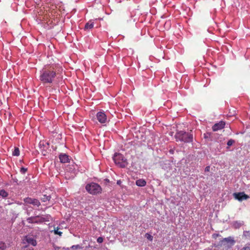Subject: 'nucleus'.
<instances>
[{"mask_svg": "<svg viewBox=\"0 0 250 250\" xmlns=\"http://www.w3.org/2000/svg\"><path fill=\"white\" fill-rule=\"evenodd\" d=\"M27 168L22 167L21 168L20 172L22 174H24L27 171Z\"/></svg>", "mask_w": 250, "mask_h": 250, "instance_id": "393cba45", "label": "nucleus"}, {"mask_svg": "<svg viewBox=\"0 0 250 250\" xmlns=\"http://www.w3.org/2000/svg\"><path fill=\"white\" fill-rule=\"evenodd\" d=\"M240 250H250V244L246 245L245 247L241 249Z\"/></svg>", "mask_w": 250, "mask_h": 250, "instance_id": "b1692460", "label": "nucleus"}, {"mask_svg": "<svg viewBox=\"0 0 250 250\" xmlns=\"http://www.w3.org/2000/svg\"><path fill=\"white\" fill-rule=\"evenodd\" d=\"M220 242L227 250L231 248L235 244V241L230 237L223 239Z\"/></svg>", "mask_w": 250, "mask_h": 250, "instance_id": "39448f33", "label": "nucleus"}, {"mask_svg": "<svg viewBox=\"0 0 250 250\" xmlns=\"http://www.w3.org/2000/svg\"><path fill=\"white\" fill-rule=\"evenodd\" d=\"M104 239L102 237H99L97 238V241L99 243H102L103 242Z\"/></svg>", "mask_w": 250, "mask_h": 250, "instance_id": "a878e982", "label": "nucleus"}, {"mask_svg": "<svg viewBox=\"0 0 250 250\" xmlns=\"http://www.w3.org/2000/svg\"><path fill=\"white\" fill-rule=\"evenodd\" d=\"M244 235L247 238L250 240V231H244Z\"/></svg>", "mask_w": 250, "mask_h": 250, "instance_id": "6ab92c4d", "label": "nucleus"}, {"mask_svg": "<svg viewBox=\"0 0 250 250\" xmlns=\"http://www.w3.org/2000/svg\"><path fill=\"white\" fill-rule=\"evenodd\" d=\"M117 184H120V182H119V181L117 182Z\"/></svg>", "mask_w": 250, "mask_h": 250, "instance_id": "7c9ffc66", "label": "nucleus"}, {"mask_svg": "<svg viewBox=\"0 0 250 250\" xmlns=\"http://www.w3.org/2000/svg\"><path fill=\"white\" fill-rule=\"evenodd\" d=\"M96 116L97 120L100 123L104 124L106 122V116L104 112H99L97 113Z\"/></svg>", "mask_w": 250, "mask_h": 250, "instance_id": "1a4fd4ad", "label": "nucleus"}, {"mask_svg": "<svg viewBox=\"0 0 250 250\" xmlns=\"http://www.w3.org/2000/svg\"><path fill=\"white\" fill-rule=\"evenodd\" d=\"M62 71V67L58 64L45 65L41 70L40 80L43 84L51 83Z\"/></svg>", "mask_w": 250, "mask_h": 250, "instance_id": "f257e3e1", "label": "nucleus"}, {"mask_svg": "<svg viewBox=\"0 0 250 250\" xmlns=\"http://www.w3.org/2000/svg\"><path fill=\"white\" fill-rule=\"evenodd\" d=\"M38 217H31L27 218V221L29 223H38L37 220Z\"/></svg>", "mask_w": 250, "mask_h": 250, "instance_id": "4468645a", "label": "nucleus"}, {"mask_svg": "<svg viewBox=\"0 0 250 250\" xmlns=\"http://www.w3.org/2000/svg\"><path fill=\"white\" fill-rule=\"evenodd\" d=\"M51 197L50 196H47L46 195H43V197L41 198V201L43 202L48 201L50 200Z\"/></svg>", "mask_w": 250, "mask_h": 250, "instance_id": "dca6fc26", "label": "nucleus"}, {"mask_svg": "<svg viewBox=\"0 0 250 250\" xmlns=\"http://www.w3.org/2000/svg\"><path fill=\"white\" fill-rule=\"evenodd\" d=\"M6 245L4 243L0 242V250H4L6 248Z\"/></svg>", "mask_w": 250, "mask_h": 250, "instance_id": "412c9836", "label": "nucleus"}, {"mask_svg": "<svg viewBox=\"0 0 250 250\" xmlns=\"http://www.w3.org/2000/svg\"><path fill=\"white\" fill-rule=\"evenodd\" d=\"M117 184H120V182H119V181L117 182Z\"/></svg>", "mask_w": 250, "mask_h": 250, "instance_id": "c756f323", "label": "nucleus"}, {"mask_svg": "<svg viewBox=\"0 0 250 250\" xmlns=\"http://www.w3.org/2000/svg\"><path fill=\"white\" fill-rule=\"evenodd\" d=\"M219 235V234H214L213 235V238H215L216 237L218 236Z\"/></svg>", "mask_w": 250, "mask_h": 250, "instance_id": "c85d7f7f", "label": "nucleus"}, {"mask_svg": "<svg viewBox=\"0 0 250 250\" xmlns=\"http://www.w3.org/2000/svg\"><path fill=\"white\" fill-rule=\"evenodd\" d=\"M94 27V23L91 21H89L87 22L84 26V30H90L92 29Z\"/></svg>", "mask_w": 250, "mask_h": 250, "instance_id": "f8f14e48", "label": "nucleus"}, {"mask_svg": "<svg viewBox=\"0 0 250 250\" xmlns=\"http://www.w3.org/2000/svg\"><path fill=\"white\" fill-rule=\"evenodd\" d=\"M146 181L144 179H139L136 181V184L139 187H144L146 185Z\"/></svg>", "mask_w": 250, "mask_h": 250, "instance_id": "ddd939ff", "label": "nucleus"}, {"mask_svg": "<svg viewBox=\"0 0 250 250\" xmlns=\"http://www.w3.org/2000/svg\"><path fill=\"white\" fill-rule=\"evenodd\" d=\"M60 161L62 163H67L69 160L68 156L66 154H60L59 156Z\"/></svg>", "mask_w": 250, "mask_h": 250, "instance_id": "9b49d317", "label": "nucleus"}, {"mask_svg": "<svg viewBox=\"0 0 250 250\" xmlns=\"http://www.w3.org/2000/svg\"><path fill=\"white\" fill-rule=\"evenodd\" d=\"M225 123L224 121H220L219 123L214 124L213 125L212 129L213 131H216L219 130L223 129L225 127Z\"/></svg>", "mask_w": 250, "mask_h": 250, "instance_id": "9d476101", "label": "nucleus"}, {"mask_svg": "<svg viewBox=\"0 0 250 250\" xmlns=\"http://www.w3.org/2000/svg\"><path fill=\"white\" fill-rule=\"evenodd\" d=\"M175 139L177 141H180L185 143H191L193 141V135L191 133L184 131H179L175 134Z\"/></svg>", "mask_w": 250, "mask_h": 250, "instance_id": "f03ea898", "label": "nucleus"}, {"mask_svg": "<svg viewBox=\"0 0 250 250\" xmlns=\"http://www.w3.org/2000/svg\"><path fill=\"white\" fill-rule=\"evenodd\" d=\"M235 142V141L232 139H229L228 142H227V145L229 146H231L234 144Z\"/></svg>", "mask_w": 250, "mask_h": 250, "instance_id": "5701e85b", "label": "nucleus"}, {"mask_svg": "<svg viewBox=\"0 0 250 250\" xmlns=\"http://www.w3.org/2000/svg\"><path fill=\"white\" fill-rule=\"evenodd\" d=\"M23 201L26 205L31 204L37 207H39L41 205L39 200L37 199L26 197L23 199Z\"/></svg>", "mask_w": 250, "mask_h": 250, "instance_id": "0eeeda50", "label": "nucleus"}, {"mask_svg": "<svg viewBox=\"0 0 250 250\" xmlns=\"http://www.w3.org/2000/svg\"><path fill=\"white\" fill-rule=\"evenodd\" d=\"M145 236L147 239H148L150 241H152L153 240V236L151 235L148 233H146Z\"/></svg>", "mask_w": 250, "mask_h": 250, "instance_id": "4be33fe9", "label": "nucleus"}, {"mask_svg": "<svg viewBox=\"0 0 250 250\" xmlns=\"http://www.w3.org/2000/svg\"><path fill=\"white\" fill-rule=\"evenodd\" d=\"M233 196L235 199L239 201L247 200L250 198L249 196L246 194L244 192L234 193Z\"/></svg>", "mask_w": 250, "mask_h": 250, "instance_id": "6e6552de", "label": "nucleus"}, {"mask_svg": "<svg viewBox=\"0 0 250 250\" xmlns=\"http://www.w3.org/2000/svg\"><path fill=\"white\" fill-rule=\"evenodd\" d=\"M0 196L3 197H6L8 196V193L4 189H1L0 190Z\"/></svg>", "mask_w": 250, "mask_h": 250, "instance_id": "a211bd4d", "label": "nucleus"}, {"mask_svg": "<svg viewBox=\"0 0 250 250\" xmlns=\"http://www.w3.org/2000/svg\"><path fill=\"white\" fill-rule=\"evenodd\" d=\"M53 247L54 250H60L61 249V247L57 246L55 245V244H53Z\"/></svg>", "mask_w": 250, "mask_h": 250, "instance_id": "bb28decb", "label": "nucleus"}, {"mask_svg": "<svg viewBox=\"0 0 250 250\" xmlns=\"http://www.w3.org/2000/svg\"><path fill=\"white\" fill-rule=\"evenodd\" d=\"M60 228L59 227L54 228V229L53 230H52L51 231H53L55 235H59V236H62V232L59 230Z\"/></svg>", "mask_w": 250, "mask_h": 250, "instance_id": "2eb2a0df", "label": "nucleus"}, {"mask_svg": "<svg viewBox=\"0 0 250 250\" xmlns=\"http://www.w3.org/2000/svg\"><path fill=\"white\" fill-rule=\"evenodd\" d=\"M209 170H210V167L209 166L206 167L205 169V171L208 172V171H209Z\"/></svg>", "mask_w": 250, "mask_h": 250, "instance_id": "cd10ccee", "label": "nucleus"}, {"mask_svg": "<svg viewBox=\"0 0 250 250\" xmlns=\"http://www.w3.org/2000/svg\"><path fill=\"white\" fill-rule=\"evenodd\" d=\"M23 241L24 243H27L29 245H31L33 246H35L37 245L36 237L31 234H28L25 236Z\"/></svg>", "mask_w": 250, "mask_h": 250, "instance_id": "423d86ee", "label": "nucleus"}, {"mask_svg": "<svg viewBox=\"0 0 250 250\" xmlns=\"http://www.w3.org/2000/svg\"><path fill=\"white\" fill-rule=\"evenodd\" d=\"M13 155L18 156L20 155V150L18 147H15L14 150L12 153Z\"/></svg>", "mask_w": 250, "mask_h": 250, "instance_id": "f3484780", "label": "nucleus"}, {"mask_svg": "<svg viewBox=\"0 0 250 250\" xmlns=\"http://www.w3.org/2000/svg\"><path fill=\"white\" fill-rule=\"evenodd\" d=\"M86 191L91 194L95 195L101 193L102 188L99 185L95 183H91L86 185Z\"/></svg>", "mask_w": 250, "mask_h": 250, "instance_id": "7ed1b4c3", "label": "nucleus"}, {"mask_svg": "<svg viewBox=\"0 0 250 250\" xmlns=\"http://www.w3.org/2000/svg\"><path fill=\"white\" fill-rule=\"evenodd\" d=\"M114 162L118 165H119L121 167H125V162L124 160V157L123 155L119 153H116L113 157Z\"/></svg>", "mask_w": 250, "mask_h": 250, "instance_id": "20e7f679", "label": "nucleus"}, {"mask_svg": "<svg viewBox=\"0 0 250 250\" xmlns=\"http://www.w3.org/2000/svg\"><path fill=\"white\" fill-rule=\"evenodd\" d=\"M71 248L72 250H76V249H82V247L79 245H76L72 246Z\"/></svg>", "mask_w": 250, "mask_h": 250, "instance_id": "aec40b11", "label": "nucleus"}]
</instances>
